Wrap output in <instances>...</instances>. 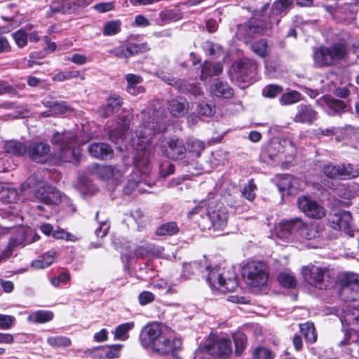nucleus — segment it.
<instances>
[{"label": "nucleus", "instance_id": "4be33fe9", "mask_svg": "<svg viewBox=\"0 0 359 359\" xmlns=\"http://www.w3.org/2000/svg\"><path fill=\"white\" fill-rule=\"evenodd\" d=\"M280 231L290 235L299 234L304 226V221L300 217H294L290 219H285L279 223Z\"/></svg>", "mask_w": 359, "mask_h": 359}, {"label": "nucleus", "instance_id": "3c124183", "mask_svg": "<svg viewBox=\"0 0 359 359\" xmlns=\"http://www.w3.org/2000/svg\"><path fill=\"white\" fill-rule=\"evenodd\" d=\"M121 30V22L120 20L106 22L103 25L102 33L104 36H114Z\"/></svg>", "mask_w": 359, "mask_h": 359}, {"label": "nucleus", "instance_id": "bb28decb", "mask_svg": "<svg viewBox=\"0 0 359 359\" xmlns=\"http://www.w3.org/2000/svg\"><path fill=\"white\" fill-rule=\"evenodd\" d=\"M210 266H203L201 263L193 262L185 263L183 265V275L187 278H191L195 276H203L204 271H208Z\"/></svg>", "mask_w": 359, "mask_h": 359}, {"label": "nucleus", "instance_id": "0eeeda50", "mask_svg": "<svg viewBox=\"0 0 359 359\" xmlns=\"http://www.w3.org/2000/svg\"><path fill=\"white\" fill-rule=\"evenodd\" d=\"M203 350L215 359H228L233 353L231 341L226 338L209 339Z\"/></svg>", "mask_w": 359, "mask_h": 359}, {"label": "nucleus", "instance_id": "58836bf2", "mask_svg": "<svg viewBox=\"0 0 359 359\" xmlns=\"http://www.w3.org/2000/svg\"><path fill=\"white\" fill-rule=\"evenodd\" d=\"M179 231L180 228L177 222H168L158 226L155 233L158 236H172L178 233Z\"/></svg>", "mask_w": 359, "mask_h": 359}, {"label": "nucleus", "instance_id": "e2e57ef3", "mask_svg": "<svg viewBox=\"0 0 359 359\" xmlns=\"http://www.w3.org/2000/svg\"><path fill=\"white\" fill-rule=\"evenodd\" d=\"M53 238L57 240H65L72 242H75L78 240V238L75 235L60 227H57V229L53 232Z\"/></svg>", "mask_w": 359, "mask_h": 359}, {"label": "nucleus", "instance_id": "f8f14e48", "mask_svg": "<svg viewBox=\"0 0 359 359\" xmlns=\"http://www.w3.org/2000/svg\"><path fill=\"white\" fill-rule=\"evenodd\" d=\"M161 149L163 156L173 160L182 159L187 152L184 142L179 138L162 142Z\"/></svg>", "mask_w": 359, "mask_h": 359}, {"label": "nucleus", "instance_id": "bf43d9fd", "mask_svg": "<svg viewBox=\"0 0 359 359\" xmlns=\"http://www.w3.org/2000/svg\"><path fill=\"white\" fill-rule=\"evenodd\" d=\"M107 52L110 55L114 57L124 59L126 63L128 62L129 55H128V48L126 42L109 50Z\"/></svg>", "mask_w": 359, "mask_h": 359}, {"label": "nucleus", "instance_id": "aec40b11", "mask_svg": "<svg viewBox=\"0 0 359 359\" xmlns=\"http://www.w3.org/2000/svg\"><path fill=\"white\" fill-rule=\"evenodd\" d=\"M126 81V91L132 96H137L146 92L144 86H141L143 78L135 74H127L124 76Z\"/></svg>", "mask_w": 359, "mask_h": 359}, {"label": "nucleus", "instance_id": "864d4df0", "mask_svg": "<svg viewBox=\"0 0 359 359\" xmlns=\"http://www.w3.org/2000/svg\"><path fill=\"white\" fill-rule=\"evenodd\" d=\"M123 345L120 344L103 345L104 359H116L121 356Z\"/></svg>", "mask_w": 359, "mask_h": 359}, {"label": "nucleus", "instance_id": "c756f323", "mask_svg": "<svg viewBox=\"0 0 359 359\" xmlns=\"http://www.w3.org/2000/svg\"><path fill=\"white\" fill-rule=\"evenodd\" d=\"M27 145L25 142L16 140L7 141L4 144V151L10 154L22 156L27 154Z\"/></svg>", "mask_w": 359, "mask_h": 359}, {"label": "nucleus", "instance_id": "603ef678", "mask_svg": "<svg viewBox=\"0 0 359 359\" xmlns=\"http://www.w3.org/2000/svg\"><path fill=\"white\" fill-rule=\"evenodd\" d=\"M79 77L81 80H85V75L81 74L79 70L76 71H65L57 73L53 77L54 81L62 82L67 80Z\"/></svg>", "mask_w": 359, "mask_h": 359}, {"label": "nucleus", "instance_id": "a19ab883", "mask_svg": "<svg viewBox=\"0 0 359 359\" xmlns=\"http://www.w3.org/2000/svg\"><path fill=\"white\" fill-rule=\"evenodd\" d=\"M321 171L325 176L330 179H338L341 180L342 175L340 164H334L331 162L325 163L322 168Z\"/></svg>", "mask_w": 359, "mask_h": 359}, {"label": "nucleus", "instance_id": "c03bdc74", "mask_svg": "<svg viewBox=\"0 0 359 359\" xmlns=\"http://www.w3.org/2000/svg\"><path fill=\"white\" fill-rule=\"evenodd\" d=\"M135 327V322L130 321L118 325L114 331V339L125 341L129 338L128 332Z\"/></svg>", "mask_w": 359, "mask_h": 359}, {"label": "nucleus", "instance_id": "39448f33", "mask_svg": "<svg viewBox=\"0 0 359 359\" xmlns=\"http://www.w3.org/2000/svg\"><path fill=\"white\" fill-rule=\"evenodd\" d=\"M339 297L344 302H355L359 299V274L346 273L339 279Z\"/></svg>", "mask_w": 359, "mask_h": 359}, {"label": "nucleus", "instance_id": "5fc2aeb1", "mask_svg": "<svg viewBox=\"0 0 359 359\" xmlns=\"http://www.w3.org/2000/svg\"><path fill=\"white\" fill-rule=\"evenodd\" d=\"M283 88L278 84H268L262 89V95L263 97L269 99H274L278 95H282Z\"/></svg>", "mask_w": 359, "mask_h": 359}, {"label": "nucleus", "instance_id": "cd10ccee", "mask_svg": "<svg viewBox=\"0 0 359 359\" xmlns=\"http://www.w3.org/2000/svg\"><path fill=\"white\" fill-rule=\"evenodd\" d=\"M281 147V138L273 137L267 143L262 156L265 158H268L270 160H273L276 157L280 155Z\"/></svg>", "mask_w": 359, "mask_h": 359}, {"label": "nucleus", "instance_id": "5701e85b", "mask_svg": "<svg viewBox=\"0 0 359 359\" xmlns=\"http://www.w3.org/2000/svg\"><path fill=\"white\" fill-rule=\"evenodd\" d=\"M75 141L76 136L71 131L55 132L50 140L53 145L57 147L58 149L71 147V144Z\"/></svg>", "mask_w": 359, "mask_h": 359}, {"label": "nucleus", "instance_id": "4c0bfd02", "mask_svg": "<svg viewBox=\"0 0 359 359\" xmlns=\"http://www.w3.org/2000/svg\"><path fill=\"white\" fill-rule=\"evenodd\" d=\"M126 43L128 48V55H129V58L135 55L145 53L151 50L150 46L147 42L137 43L128 40L126 41Z\"/></svg>", "mask_w": 359, "mask_h": 359}, {"label": "nucleus", "instance_id": "c9c22d12", "mask_svg": "<svg viewBox=\"0 0 359 359\" xmlns=\"http://www.w3.org/2000/svg\"><path fill=\"white\" fill-rule=\"evenodd\" d=\"M321 229L316 223L306 224L304 222V226L302 229L300 236L307 240H312L320 236Z\"/></svg>", "mask_w": 359, "mask_h": 359}, {"label": "nucleus", "instance_id": "49530a36", "mask_svg": "<svg viewBox=\"0 0 359 359\" xmlns=\"http://www.w3.org/2000/svg\"><path fill=\"white\" fill-rule=\"evenodd\" d=\"M277 281L281 287L286 289H294L297 285L295 276L285 272L278 275Z\"/></svg>", "mask_w": 359, "mask_h": 359}, {"label": "nucleus", "instance_id": "7ed1b4c3", "mask_svg": "<svg viewBox=\"0 0 359 359\" xmlns=\"http://www.w3.org/2000/svg\"><path fill=\"white\" fill-rule=\"evenodd\" d=\"M258 65L255 60L242 57L235 61L231 67L233 78L238 83H252L256 80Z\"/></svg>", "mask_w": 359, "mask_h": 359}, {"label": "nucleus", "instance_id": "79ce46f5", "mask_svg": "<svg viewBox=\"0 0 359 359\" xmlns=\"http://www.w3.org/2000/svg\"><path fill=\"white\" fill-rule=\"evenodd\" d=\"M202 277H205V280L212 287L217 288V285L222 280H224L223 276L219 273V270L215 268H211L208 271H204Z\"/></svg>", "mask_w": 359, "mask_h": 359}, {"label": "nucleus", "instance_id": "69168bd1", "mask_svg": "<svg viewBox=\"0 0 359 359\" xmlns=\"http://www.w3.org/2000/svg\"><path fill=\"white\" fill-rule=\"evenodd\" d=\"M13 39H14L16 45L20 48H24L27 44L28 35L25 30L20 29L12 34Z\"/></svg>", "mask_w": 359, "mask_h": 359}, {"label": "nucleus", "instance_id": "0e129e2a", "mask_svg": "<svg viewBox=\"0 0 359 359\" xmlns=\"http://www.w3.org/2000/svg\"><path fill=\"white\" fill-rule=\"evenodd\" d=\"M96 175L103 180H109L113 177L114 169L111 165H100L95 167Z\"/></svg>", "mask_w": 359, "mask_h": 359}, {"label": "nucleus", "instance_id": "7c9ffc66", "mask_svg": "<svg viewBox=\"0 0 359 359\" xmlns=\"http://www.w3.org/2000/svg\"><path fill=\"white\" fill-rule=\"evenodd\" d=\"M54 313L51 311L39 310L32 312L27 317V321L34 324H43L51 321Z\"/></svg>", "mask_w": 359, "mask_h": 359}, {"label": "nucleus", "instance_id": "e433bc0d", "mask_svg": "<svg viewBox=\"0 0 359 359\" xmlns=\"http://www.w3.org/2000/svg\"><path fill=\"white\" fill-rule=\"evenodd\" d=\"M280 155L288 161L294 158L297 154V149L294 142L288 138H281Z\"/></svg>", "mask_w": 359, "mask_h": 359}, {"label": "nucleus", "instance_id": "2eb2a0df", "mask_svg": "<svg viewBox=\"0 0 359 359\" xmlns=\"http://www.w3.org/2000/svg\"><path fill=\"white\" fill-rule=\"evenodd\" d=\"M27 154L31 161L41 164L47 163L48 155L50 151L48 144L43 142H32L27 145Z\"/></svg>", "mask_w": 359, "mask_h": 359}, {"label": "nucleus", "instance_id": "423d86ee", "mask_svg": "<svg viewBox=\"0 0 359 359\" xmlns=\"http://www.w3.org/2000/svg\"><path fill=\"white\" fill-rule=\"evenodd\" d=\"M167 130V126L162 121L156 123H148L147 125L140 127L136 130L137 145L140 147V150H142L144 154L151 145V140L157 133H161Z\"/></svg>", "mask_w": 359, "mask_h": 359}, {"label": "nucleus", "instance_id": "9d476101", "mask_svg": "<svg viewBox=\"0 0 359 359\" xmlns=\"http://www.w3.org/2000/svg\"><path fill=\"white\" fill-rule=\"evenodd\" d=\"M328 272L326 268L309 264L302 267V274L304 280L309 285L320 290L325 289V274Z\"/></svg>", "mask_w": 359, "mask_h": 359}, {"label": "nucleus", "instance_id": "a18cd8bd", "mask_svg": "<svg viewBox=\"0 0 359 359\" xmlns=\"http://www.w3.org/2000/svg\"><path fill=\"white\" fill-rule=\"evenodd\" d=\"M344 322L348 326H353L352 329L359 328V309H347L343 316Z\"/></svg>", "mask_w": 359, "mask_h": 359}, {"label": "nucleus", "instance_id": "ddd939ff", "mask_svg": "<svg viewBox=\"0 0 359 359\" xmlns=\"http://www.w3.org/2000/svg\"><path fill=\"white\" fill-rule=\"evenodd\" d=\"M318 118V112L311 104L302 103L297 106L293 121L297 123L312 125Z\"/></svg>", "mask_w": 359, "mask_h": 359}, {"label": "nucleus", "instance_id": "4468645a", "mask_svg": "<svg viewBox=\"0 0 359 359\" xmlns=\"http://www.w3.org/2000/svg\"><path fill=\"white\" fill-rule=\"evenodd\" d=\"M130 116L123 113L119 114L114 124L109 131L110 140L114 142H117L120 140H123L130 128Z\"/></svg>", "mask_w": 359, "mask_h": 359}, {"label": "nucleus", "instance_id": "6e6552de", "mask_svg": "<svg viewBox=\"0 0 359 359\" xmlns=\"http://www.w3.org/2000/svg\"><path fill=\"white\" fill-rule=\"evenodd\" d=\"M153 352L161 355L171 353L172 356L178 359L177 351L182 348V341L180 338L175 337L170 340L165 334H161L149 347Z\"/></svg>", "mask_w": 359, "mask_h": 359}, {"label": "nucleus", "instance_id": "f704fd0d", "mask_svg": "<svg viewBox=\"0 0 359 359\" xmlns=\"http://www.w3.org/2000/svg\"><path fill=\"white\" fill-rule=\"evenodd\" d=\"M185 146L187 147V151L196 157H200L205 148V144L203 141L194 137L188 138Z\"/></svg>", "mask_w": 359, "mask_h": 359}, {"label": "nucleus", "instance_id": "dca6fc26", "mask_svg": "<svg viewBox=\"0 0 359 359\" xmlns=\"http://www.w3.org/2000/svg\"><path fill=\"white\" fill-rule=\"evenodd\" d=\"M327 114L330 116H341L347 111L349 100L344 101L331 95L327 94L322 97Z\"/></svg>", "mask_w": 359, "mask_h": 359}, {"label": "nucleus", "instance_id": "338daca9", "mask_svg": "<svg viewBox=\"0 0 359 359\" xmlns=\"http://www.w3.org/2000/svg\"><path fill=\"white\" fill-rule=\"evenodd\" d=\"M253 359H273L272 351L264 346L257 347L252 353Z\"/></svg>", "mask_w": 359, "mask_h": 359}, {"label": "nucleus", "instance_id": "f03ea898", "mask_svg": "<svg viewBox=\"0 0 359 359\" xmlns=\"http://www.w3.org/2000/svg\"><path fill=\"white\" fill-rule=\"evenodd\" d=\"M269 8V4H265L260 9L259 16H254L247 22L238 26L239 34L243 39H250L256 34H262L268 29L269 25L274 23L269 16L264 14Z\"/></svg>", "mask_w": 359, "mask_h": 359}, {"label": "nucleus", "instance_id": "f257e3e1", "mask_svg": "<svg viewBox=\"0 0 359 359\" xmlns=\"http://www.w3.org/2000/svg\"><path fill=\"white\" fill-rule=\"evenodd\" d=\"M347 55L346 42L333 43L330 46H321L315 50L313 60L318 67H328L334 65V61L344 60Z\"/></svg>", "mask_w": 359, "mask_h": 359}, {"label": "nucleus", "instance_id": "de8ad7c7", "mask_svg": "<svg viewBox=\"0 0 359 359\" xmlns=\"http://www.w3.org/2000/svg\"><path fill=\"white\" fill-rule=\"evenodd\" d=\"M202 48L206 55L214 58L219 57L224 53V50L221 46L217 45L210 41H205Z\"/></svg>", "mask_w": 359, "mask_h": 359}, {"label": "nucleus", "instance_id": "a878e982", "mask_svg": "<svg viewBox=\"0 0 359 359\" xmlns=\"http://www.w3.org/2000/svg\"><path fill=\"white\" fill-rule=\"evenodd\" d=\"M223 71V65L221 62H212L205 60L201 65L200 79L205 81L208 78L219 75Z\"/></svg>", "mask_w": 359, "mask_h": 359}, {"label": "nucleus", "instance_id": "2f4dec72", "mask_svg": "<svg viewBox=\"0 0 359 359\" xmlns=\"http://www.w3.org/2000/svg\"><path fill=\"white\" fill-rule=\"evenodd\" d=\"M59 153L61 155L62 163L73 162L78 164L80 161L81 154L79 147H68L66 149H59Z\"/></svg>", "mask_w": 359, "mask_h": 359}, {"label": "nucleus", "instance_id": "680f3d73", "mask_svg": "<svg viewBox=\"0 0 359 359\" xmlns=\"http://www.w3.org/2000/svg\"><path fill=\"white\" fill-rule=\"evenodd\" d=\"M257 188L254 179H250L242 191V196L248 201H253L256 197L255 190Z\"/></svg>", "mask_w": 359, "mask_h": 359}, {"label": "nucleus", "instance_id": "37998d69", "mask_svg": "<svg viewBox=\"0 0 359 359\" xmlns=\"http://www.w3.org/2000/svg\"><path fill=\"white\" fill-rule=\"evenodd\" d=\"M18 197V193L15 189L7 185L0 184V201L4 203L15 202Z\"/></svg>", "mask_w": 359, "mask_h": 359}, {"label": "nucleus", "instance_id": "774afa93", "mask_svg": "<svg viewBox=\"0 0 359 359\" xmlns=\"http://www.w3.org/2000/svg\"><path fill=\"white\" fill-rule=\"evenodd\" d=\"M83 354L86 357H89L92 359H104L103 345L87 348L83 351Z\"/></svg>", "mask_w": 359, "mask_h": 359}, {"label": "nucleus", "instance_id": "052dcab7", "mask_svg": "<svg viewBox=\"0 0 359 359\" xmlns=\"http://www.w3.org/2000/svg\"><path fill=\"white\" fill-rule=\"evenodd\" d=\"M62 201L60 191L53 187H49L47 196H46L44 204L59 205Z\"/></svg>", "mask_w": 359, "mask_h": 359}, {"label": "nucleus", "instance_id": "72a5a7b5", "mask_svg": "<svg viewBox=\"0 0 359 359\" xmlns=\"http://www.w3.org/2000/svg\"><path fill=\"white\" fill-rule=\"evenodd\" d=\"M55 254V251H48L44 253L32 262V266L36 269H43L48 267L54 262Z\"/></svg>", "mask_w": 359, "mask_h": 359}, {"label": "nucleus", "instance_id": "393cba45", "mask_svg": "<svg viewBox=\"0 0 359 359\" xmlns=\"http://www.w3.org/2000/svg\"><path fill=\"white\" fill-rule=\"evenodd\" d=\"M351 220L352 215L349 211L340 210L332 217V226L335 229L346 230L350 228Z\"/></svg>", "mask_w": 359, "mask_h": 359}, {"label": "nucleus", "instance_id": "4d7b16f0", "mask_svg": "<svg viewBox=\"0 0 359 359\" xmlns=\"http://www.w3.org/2000/svg\"><path fill=\"white\" fill-rule=\"evenodd\" d=\"M235 344V354L240 356L246 347L247 338L243 333H237L233 335Z\"/></svg>", "mask_w": 359, "mask_h": 359}, {"label": "nucleus", "instance_id": "8fccbe9b", "mask_svg": "<svg viewBox=\"0 0 359 359\" xmlns=\"http://www.w3.org/2000/svg\"><path fill=\"white\" fill-rule=\"evenodd\" d=\"M238 279L236 276L234 274L233 277H224V280H222L219 285H217V289L224 292H234L238 287Z\"/></svg>", "mask_w": 359, "mask_h": 359}, {"label": "nucleus", "instance_id": "13d9d810", "mask_svg": "<svg viewBox=\"0 0 359 359\" xmlns=\"http://www.w3.org/2000/svg\"><path fill=\"white\" fill-rule=\"evenodd\" d=\"M251 49L261 57H265L268 54V43L266 39H261L254 42L251 45Z\"/></svg>", "mask_w": 359, "mask_h": 359}, {"label": "nucleus", "instance_id": "a211bd4d", "mask_svg": "<svg viewBox=\"0 0 359 359\" xmlns=\"http://www.w3.org/2000/svg\"><path fill=\"white\" fill-rule=\"evenodd\" d=\"M123 104V98L117 93H111L106 98V104L100 106L97 112L99 115L107 118L118 112Z\"/></svg>", "mask_w": 359, "mask_h": 359}, {"label": "nucleus", "instance_id": "6ab92c4d", "mask_svg": "<svg viewBox=\"0 0 359 359\" xmlns=\"http://www.w3.org/2000/svg\"><path fill=\"white\" fill-rule=\"evenodd\" d=\"M189 102L182 97L172 98L168 101L167 109L170 115L175 118L184 116L189 110Z\"/></svg>", "mask_w": 359, "mask_h": 359}, {"label": "nucleus", "instance_id": "ea45409f", "mask_svg": "<svg viewBox=\"0 0 359 359\" xmlns=\"http://www.w3.org/2000/svg\"><path fill=\"white\" fill-rule=\"evenodd\" d=\"M303 99V95L299 91L292 90L282 93L279 98V103L281 106L291 105L300 102Z\"/></svg>", "mask_w": 359, "mask_h": 359}, {"label": "nucleus", "instance_id": "f3484780", "mask_svg": "<svg viewBox=\"0 0 359 359\" xmlns=\"http://www.w3.org/2000/svg\"><path fill=\"white\" fill-rule=\"evenodd\" d=\"M161 334L162 328L159 323H147L140 332V341L144 347H150Z\"/></svg>", "mask_w": 359, "mask_h": 359}, {"label": "nucleus", "instance_id": "20e7f679", "mask_svg": "<svg viewBox=\"0 0 359 359\" xmlns=\"http://www.w3.org/2000/svg\"><path fill=\"white\" fill-rule=\"evenodd\" d=\"M242 275L248 285L260 287L266 283L269 278L268 267L261 261H252L243 269Z\"/></svg>", "mask_w": 359, "mask_h": 359}, {"label": "nucleus", "instance_id": "412c9836", "mask_svg": "<svg viewBox=\"0 0 359 359\" xmlns=\"http://www.w3.org/2000/svg\"><path fill=\"white\" fill-rule=\"evenodd\" d=\"M88 151L93 158L104 160L114 154L111 147L104 142H93L88 147Z\"/></svg>", "mask_w": 359, "mask_h": 359}, {"label": "nucleus", "instance_id": "09e8293b", "mask_svg": "<svg viewBox=\"0 0 359 359\" xmlns=\"http://www.w3.org/2000/svg\"><path fill=\"white\" fill-rule=\"evenodd\" d=\"M341 180H351L359 176V169L351 163H341Z\"/></svg>", "mask_w": 359, "mask_h": 359}, {"label": "nucleus", "instance_id": "9b49d317", "mask_svg": "<svg viewBox=\"0 0 359 359\" xmlns=\"http://www.w3.org/2000/svg\"><path fill=\"white\" fill-rule=\"evenodd\" d=\"M206 210L212 229L217 231L224 230L227 225L229 219L226 208L217 204L215 206H208Z\"/></svg>", "mask_w": 359, "mask_h": 359}, {"label": "nucleus", "instance_id": "6e6d98bb", "mask_svg": "<svg viewBox=\"0 0 359 359\" xmlns=\"http://www.w3.org/2000/svg\"><path fill=\"white\" fill-rule=\"evenodd\" d=\"M47 343L53 348H65L71 346L72 341L64 336H51L47 338Z\"/></svg>", "mask_w": 359, "mask_h": 359}, {"label": "nucleus", "instance_id": "1a4fd4ad", "mask_svg": "<svg viewBox=\"0 0 359 359\" xmlns=\"http://www.w3.org/2000/svg\"><path fill=\"white\" fill-rule=\"evenodd\" d=\"M297 205L299 210L309 218L320 219L325 215V208L309 196H299Z\"/></svg>", "mask_w": 359, "mask_h": 359}, {"label": "nucleus", "instance_id": "473e14b6", "mask_svg": "<svg viewBox=\"0 0 359 359\" xmlns=\"http://www.w3.org/2000/svg\"><path fill=\"white\" fill-rule=\"evenodd\" d=\"M299 326L300 332L307 343L313 344L317 341L318 334L313 322L307 321L299 324Z\"/></svg>", "mask_w": 359, "mask_h": 359}, {"label": "nucleus", "instance_id": "c85d7f7f", "mask_svg": "<svg viewBox=\"0 0 359 359\" xmlns=\"http://www.w3.org/2000/svg\"><path fill=\"white\" fill-rule=\"evenodd\" d=\"M293 4V0H276L272 5L270 18L273 22L278 24L280 22L278 16L289 8Z\"/></svg>", "mask_w": 359, "mask_h": 359}, {"label": "nucleus", "instance_id": "b1692460", "mask_svg": "<svg viewBox=\"0 0 359 359\" xmlns=\"http://www.w3.org/2000/svg\"><path fill=\"white\" fill-rule=\"evenodd\" d=\"M211 93L217 97L224 99H229L233 95V88L228 83L216 79L210 86Z\"/></svg>", "mask_w": 359, "mask_h": 359}]
</instances>
